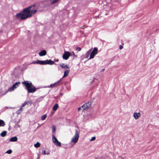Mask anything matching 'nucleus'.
I'll use <instances>...</instances> for the list:
<instances>
[{
    "instance_id": "1",
    "label": "nucleus",
    "mask_w": 159,
    "mask_h": 159,
    "mask_svg": "<svg viewBox=\"0 0 159 159\" xmlns=\"http://www.w3.org/2000/svg\"><path fill=\"white\" fill-rule=\"evenodd\" d=\"M35 4L25 8L21 12L17 13L16 15V18L17 19L24 20L32 16L37 11L36 9L32 8L35 7Z\"/></svg>"
},
{
    "instance_id": "2",
    "label": "nucleus",
    "mask_w": 159,
    "mask_h": 159,
    "mask_svg": "<svg viewBox=\"0 0 159 159\" xmlns=\"http://www.w3.org/2000/svg\"><path fill=\"white\" fill-rule=\"evenodd\" d=\"M26 87L29 93H34L36 91V89L31 82L28 81H24L22 83Z\"/></svg>"
},
{
    "instance_id": "3",
    "label": "nucleus",
    "mask_w": 159,
    "mask_h": 159,
    "mask_svg": "<svg viewBox=\"0 0 159 159\" xmlns=\"http://www.w3.org/2000/svg\"><path fill=\"white\" fill-rule=\"evenodd\" d=\"M20 84V82H16L12 87L8 89V90L0 92V95L1 96L4 95L6 94L8 91H13L15 89H16L18 86V84Z\"/></svg>"
},
{
    "instance_id": "4",
    "label": "nucleus",
    "mask_w": 159,
    "mask_h": 159,
    "mask_svg": "<svg viewBox=\"0 0 159 159\" xmlns=\"http://www.w3.org/2000/svg\"><path fill=\"white\" fill-rule=\"evenodd\" d=\"M37 61V64L41 65H45L46 64L52 65L55 64L54 61L51 60H47L43 61L38 60Z\"/></svg>"
},
{
    "instance_id": "5",
    "label": "nucleus",
    "mask_w": 159,
    "mask_h": 159,
    "mask_svg": "<svg viewBox=\"0 0 159 159\" xmlns=\"http://www.w3.org/2000/svg\"><path fill=\"white\" fill-rule=\"evenodd\" d=\"M79 137V136L78 132L77 130H76L75 134L72 138L70 142V143L72 146L74 145L77 142Z\"/></svg>"
},
{
    "instance_id": "6",
    "label": "nucleus",
    "mask_w": 159,
    "mask_h": 159,
    "mask_svg": "<svg viewBox=\"0 0 159 159\" xmlns=\"http://www.w3.org/2000/svg\"><path fill=\"white\" fill-rule=\"evenodd\" d=\"M52 138L53 142L56 146L58 147L61 146V143L57 140L54 134L52 135Z\"/></svg>"
},
{
    "instance_id": "7",
    "label": "nucleus",
    "mask_w": 159,
    "mask_h": 159,
    "mask_svg": "<svg viewBox=\"0 0 159 159\" xmlns=\"http://www.w3.org/2000/svg\"><path fill=\"white\" fill-rule=\"evenodd\" d=\"M98 49L96 47L94 48L92 52L90 53V57L89 59L90 60L93 58L98 53Z\"/></svg>"
},
{
    "instance_id": "8",
    "label": "nucleus",
    "mask_w": 159,
    "mask_h": 159,
    "mask_svg": "<svg viewBox=\"0 0 159 159\" xmlns=\"http://www.w3.org/2000/svg\"><path fill=\"white\" fill-rule=\"evenodd\" d=\"M71 55V54L70 52L67 51H65L64 54L62 55V58L64 59L67 60Z\"/></svg>"
},
{
    "instance_id": "9",
    "label": "nucleus",
    "mask_w": 159,
    "mask_h": 159,
    "mask_svg": "<svg viewBox=\"0 0 159 159\" xmlns=\"http://www.w3.org/2000/svg\"><path fill=\"white\" fill-rule=\"evenodd\" d=\"M91 105V102H88L82 106L83 110H86L89 108Z\"/></svg>"
},
{
    "instance_id": "10",
    "label": "nucleus",
    "mask_w": 159,
    "mask_h": 159,
    "mask_svg": "<svg viewBox=\"0 0 159 159\" xmlns=\"http://www.w3.org/2000/svg\"><path fill=\"white\" fill-rule=\"evenodd\" d=\"M48 1H49V0H44L42 2V3L44 4V7H47L49 6L51 4L47 2Z\"/></svg>"
},
{
    "instance_id": "11",
    "label": "nucleus",
    "mask_w": 159,
    "mask_h": 159,
    "mask_svg": "<svg viewBox=\"0 0 159 159\" xmlns=\"http://www.w3.org/2000/svg\"><path fill=\"white\" fill-rule=\"evenodd\" d=\"M60 67L63 69H69V66L67 65H65L64 63H61L60 65Z\"/></svg>"
},
{
    "instance_id": "12",
    "label": "nucleus",
    "mask_w": 159,
    "mask_h": 159,
    "mask_svg": "<svg viewBox=\"0 0 159 159\" xmlns=\"http://www.w3.org/2000/svg\"><path fill=\"white\" fill-rule=\"evenodd\" d=\"M61 79H60L59 81L56 82V83H55L53 84H51L50 85V86H49V87H56L58 85L60 82L61 81Z\"/></svg>"
},
{
    "instance_id": "13",
    "label": "nucleus",
    "mask_w": 159,
    "mask_h": 159,
    "mask_svg": "<svg viewBox=\"0 0 159 159\" xmlns=\"http://www.w3.org/2000/svg\"><path fill=\"white\" fill-rule=\"evenodd\" d=\"M133 116L134 118L135 119L137 120L138 119L139 117L140 116V113H134L133 114Z\"/></svg>"
},
{
    "instance_id": "14",
    "label": "nucleus",
    "mask_w": 159,
    "mask_h": 159,
    "mask_svg": "<svg viewBox=\"0 0 159 159\" xmlns=\"http://www.w3.org/2000/svg\"><path fill=\"white\" fill-rule=\"evenodd\" d=\"M70 70H65L64 71V75H63V76L62 78L61 79V80L62 78L67 76L68 75L69 73L70 72Z\"/></svg>"
},
{
    "instance_id": "15",
    "label": "nucleus",
    "mask_w": 159,
    "mask_h": 159,
    "mask_svg": "<svg viewBox=\"0 0 159 159\" xmlns=\"http://www.w3.org/2000/svg\"><path fill=\"white\" fill-rule=\"evenodd\" d=\"M47 52L45 50H43L39 52V55L40 56H43L46 54Z\"/></svg>"
},
{
    "instance_id": "16",
    "label": "nucleus",
    "mask_w": 159,
    "mask_h": 159,
    "mask_svg": "<svg viewBox=\"0 0 159 159\" xmlns=\"http://www.w3.org/2000/svg\"><path fill=\"white\" fill-rule=\"evenodd\" d=\"M18 139V138L17 137L15 136L12 137L10 139V141L11 142H16Z\"/></svg>"
},
{
    "instance_id": "17",
    "label": "nucleus",
    "mask_w": 159,
    "mask_h": 159,
    "mask_svg": "<svg viewBox=\"0 0 159 159\" xmlns=\"http://www.w3.org/2000/svg\"><path fill=\"white\" fill-rule=\"evenodd\" d=\"M60 0H53V1H52V0H49V1L51 2V4L53 5L56 3H58Z\"/></svg>"
},
{
    "instance_id": "18",
    "label": "nucleus",
    "mask_w": 159,
    "mask_h": 159,
    "mask_svg": "<svg viewBox=\"0 0 159 159\" xmlns=\"http://www.w3.org/2000/svg\"><path fill=\"white\" fill-rule=\"evenodd\" d=\"M5 125V122L4 121L0 119V127H3Z\"/></svg>"
},
{
    "instance_id": "19",
    "label": "nucleus",
    "mask_w": 159,
    "mask_h": 159,
    "mask_svg": "<svg viewBox=\"0 0 159 159\" xmlns=\"http://www.w3.org/2000/svg\"><path fill=\"white\" fill-rule=\"evenodd\" d=\"M58 107V105L57 104H56L53 107L52 110L54 111L57 110Z\"/></svg>"
},
{
    "instance_id": "20",
    "label": "nucleus",
    "mask_w": 159,
    "mask_h": 159,
    "mask_svg": "<svg viewBox=\"0 0 159 159\" xmlns=\"http://www.w3.org/2000/svg\"><path fill=\"white\" fill-rule=\"evenodd\" d=\"M7 132L4 131L0 134V135L2 137H5L7 134Z\"/></svg>"
},
{
    "instance_id": "21",
    "label": "nucleus",
    "mask_w": 159,
    "mask_h": 159,
    "mask_svg": "<svg viewBox=\"0 0 159 159\" xmlns=\"http://www.w3.org/2000/svg\"><path fill=\"white\" fill-rule=\"evenodd\" d=\"M90 51H91V49H90L88 51L85 53V55L86 56V57H85L86 58H87L89 57V54L90 53Z\"/></svg>"
},
{
    "instance_id": "22",
    "label": "nucleus",
    "mask_w": 159,
    "mask_h": 159,
    "mask_svg": "<svg viewBox=\"0 0 159 159\" xmlns=\"http://www.w3.org/2000/svg\"><path fill=\"white\" fill-rule=\"evenodd\" d=\"M23 109L22 107H21L20 109L18 110L16 112L17 114H19L22 111Z\"/></svg>"
},
{
    "instance_id": "23",
    "label": "nucleus",
    "mask_w": 159,
    "mask_h": 159,
    "mask_svg": "<svg viewBox=\"0 0 159 159\" xmlns=\"http://www.w3.org/2000/svg\"><path fill=\"white\" fill-rule=\"evenodd\" d=\"M52 132L53 133L55 132L56 130V127L54 125H53L52 126Z\"/></svg>"
},
{
    "instance_id": "24",
    "label": "nucleus",
    "mask_w": 159,
    "mask_h": 159,
    "mask_svg": "<svg viewBox=\"0 0 159 159\" xmlns=\"http://www.w3.org/2000/svg\"><path fill=\"white\" fill-rule=\"evenodd\" d=\"M47 117V115L46 114L43 115L41 117V119L42 120H44Z\"/></svg>"
},
{
    "instance_id": "25",
    "label": "nucleus",
    "mask_w": 159,
    "mask_h": 159,
    "mask_svg": "<svg viewBox=\"0 0 159 159\" xmlns=\"http://www.w3.org/2000/svg\"><path fill=\"white\" fill-rule=\"evenodd\" d=\"M40 144L38 142H37L36 143H35V144H34V146L36 148H38V147H40Z\"/></svg>"
},
{
    "instance_id": "26",
    "label": "nucleus",
    "mask_w": 159,
    "mask_h": 159,
    "mask_svg": "<svg viewBox=\"0 0 159 159\" xmlns=\"http://www.w3.org/2000/svg\"><path fill=\"white\" fill-rule=\"evenodd\" d=\"M41 153L43 155H49L50 154V153L49 152H48L47 153H46L45 150L42 151Z\"/></svg>"
},
{
    "instance_id": "27",
    "label": "nucleus",
    "mask_w": 159,
    "mask_h": 159,
    "mask_svg": "<svg viewBox=\"0 0 159 159\" xmlns=\"http://www.w3.org/2000/svg\"><path fill=\"white\" fill-rule=\"evenodd\" d=\"M115 158L116 159H123L122 157L118 155L115 156Z\"/></svg>"
},
{
    "instance_id": "28",
    "label": "nucleus",
    "mask_w": 159,
    "mask_h": 159,
    "mask_svg": "<svg viewBox=\"0 0 159 159\" xmlns=\"http://www.w3.org/2000/svg\"><path fill=\"white\" fill-rule=\"evenodd\" d=\"M12 151L11 149H10L6 152V153L10 154L12 153Z\"/></svg>"
},
{
    "instance_id": "29",
    "label": "nucleus",
    "mask_w": 159,
    "mask_h": 159,
    "mask_svg": "<svg viewBox=\"0 0 159 159\" xmlns=\"http://www.w3.org/2000/svg\"><path fill=\"white\" fill-rule=\"evenodd\" d=\"M26 103H26V105H31L32 104V102L31 101L26 102Z\"/></svg>"
},
{
    "instance_id": "30",
    "label": "nucleus",
    "mask_w": 159,
    "mask_h": 159,
    "mask_svg": "<svg viewBox=\"0 0 159 159\" xmlns=\"http://www.w3.org/2000/svg\"><path fill=\"white\" fill-rule=\"evenodd\" d=\"M95 139H96V137H92L90 140V141H93V140H95Z\"/></svg>"
},
{
    "instance_id": "31",
    "label": "nucleus",
    "mask_w": 159,
    "mask_h": 159,
    "mask_svg": "<svg viewBox=\"0 0 159 159\" xmlns=\"http://www.w3.org/2000/svg\"><path fill=\"white\" fill-rule=\"evenodd\" d=\"M26 103H26V102H25L23 104H22L21 107H24L26 105Z\"/></svg>"
},
{
    "instance_id": "32",
    "label": "nucleus",
    "mask_w": 159,
    "mask_h": 159,
    "mask_svg": "<svg viewBox=\"0 0 159 159\" xmlns=\"http://www.w3.org/2000/svg\"><path fill=\"white\" fill-rule=\"evenodd\" d=\"M76 50L78 51H80L81 50V48L80 47H78L76 48Z\"/></svg>"
},
{
    "instance_id": "33",
    "label": "nucleus",
    "mask_w": 159,
    "mask_h": 159,
    "mask_svg": "<svg viewBox=\"0 0 159 159\" xmlns=\"http://www.w3.org/2000/svg\"><path fill=\"white\" fill-rule=\"evenodd\" d=\"M37 61H34L32 62V63H31V64H37Z\"/></svg>"
},
{
    "instance_id": "34",
    "label": "nucleus",
    "mask_w": 159,
    "mask_h": 159,
    "mask_svg": "<svg viewBox=\"0 0 159 159\" xmlns=\"http://www.w3.org/2000/svg\"><path fill=\"white\" fill-rule=\"evenodd\" d=\"M83 109L82 107V106L81 107H79L78 108V110L80 111V110H82Z\"/></svg>"
},
{
    "instance_id": "35",
    "label": "nucleus",
    "mask_w": 159,
    "mask_h": 159,
    "mask_svg": "<svg viewBox=\"0 0 159 159\" xmlns=\"http://www.w3.org/2000/svg\"><path fill=\"white\" fill-rule=\"evenodd\" d=\"M123 48V47L121 45H120V46H119V48H120V49H121Z\"/></svg>"
},
{
    "instance_id": "36",
    "label": "nucleus",
    "mask_w": 159,
    "mask_h": 159,
    "mask_svg": "<svg viewBox=\"0 0 159 159\" xmlns=\"http://www.w3.org/2000/svg\"><path fill=\"white\" fill-rule=\"evenodd\" d=\"M156 116L157 117H159V114H158V113L157 114Z\"/></svg>"
},
{
    "instance_id": "37",
    "label": "nucleus",
    "mask_w": 159,
    "mask_h": 159,
    "mask_svg": "<svg viewBox=\"0 0 159 159\" xmlns=\"http://www.w3.org/2000/svg\"><path fill=\"white\" fill-rule=\"evenodd\" d=\"M59 61V60L57 59H56V60H55V61H56V62H58V61Z\"/></svg>"
},
{
    "instance_id": "38",
    "label": "nucleus",
    "mask_w": 159,
    "mask_h": 159,
    "mask_svg": "<svg viewBox=\"0 0 159 159\" xmlns=\"http://www.w3.org/2000/svg\"><path fill=\"white\" fill-rule=\"evenodd\" d=\"M84 26H83L82 27H81V28L82 29H84Z\"/></svg>"
},
{
    "instance_id": "39",
    "label": "nucleus",
    "mask_w": 159,
    "mask_h": 159,
    "mask_svg": "<svg viewBox=\"0 0 159 159\" xmlns=\"http://www.w3.org/2000/svg\"><path fill=\"white\" fill-rule=\"evenodd\" d=\"M51 113H52V115L54 113V112H52Z\"/></svg>"
},
{
    "instance_id": "40",
    "label": "nucleus",
    "mask_w": 159,
    "mask_h": 159,
    "mask_svg": "<svg viewBox=\"0 0 159 159\" xmlns=\"http://www.w3.org/2000/svg\"><path fill=\"white\" fill-rule=\"evenodd\" d=\"M73 54L74 55H75V54H74V52H73Z\"/></svg>"
}]
</instances>
